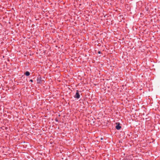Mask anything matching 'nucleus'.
I'll return each mask as SVG.
<instances>
[{
  "label": "nucleus",
  "mask_w": 160,
  "mask_h": 160,
  "mask_svg": "<svg viewBox=\"0 0 160 160\" xmlns=\"http://www.w3.org/2000/svg\"><path fill=\"white\" fill-rule=\"evenodd\" d=\"M74 98H76L77 99H78L80 98V95L79 93V91L78 90H77L76 92V93L75 95L74 96Z\"/></svg>",
  "instance_id": "obj_1"
},
{
  "label": "nucleus",
  "mask_w": 160,
  "mask_h": 160,
  "mask_svg": "<svg viewBox=\"0 0 160 160\" xmlns=\"http://www.w3.org/2000/svg\"><path fill=\"white\" fill-rule=\"evenodd\" d=\"M37 83H40L41 82V78L40 77H38L37 78Z\"/></svg>",
  "instance_id": "obj_2"
},
{
  "label": "nucleus",
  "mask_w": 160,
  "mask_h": 160,
  "mask_svg": "<svg viewBox=\"0 0 160 160\" xmlns=\"http://www.w3.org/2000/svg\"><path fill=\"white\" fill-rule=\"evenodd\" d=\"M115 128L119 130L121 128V127L120 126L119 124H118L116 126Z\"/></svg>",
  "instance_id": "obj_3"
},
{
  "label": "nucleus",
  "mask_w": 160,
  "mask_h": 160,
  "mask_svg": "<svg viewBox=\"0 0 160 160\" xmlns=\"http://www.w3.org/2000/svg\"><path fill=\"white\" fill-rule=\"evenodd\" d=\"M24 74L26 76H28L30 75V73L28 71H26Z\"/></svg>",
  "instance_id": "obj_4"
},
{
  "label": "nucleus",
  "mask_w": 160,
  "mask_h": 160,
  "mask_svg": "<svg viewBox=\"0 0 160 160\" xmlns=\"http://www.w3.org/2000/svg\"><path fill=\"white\" fill-rule=\"evenodd\" d=\"M30 82H33V80L32 79H30Z\"/></svg>",
  "instance_id": "obj_5"
},
{
  "label": "nucleus",
  "mask_w": 160,
  "mask_h": 160,
  "mask_svg": "<svg viewBox=\"0 0 160 160\" xmlns=\"http://www.w3.org/2000/svg\"><path fill=\"white\" fill-rule=\"evenodd\" d=\"M98 53L99 54L101 53V52L100 51H99L98 52Z\"/></svg>",
  "instance_id": "obj_6"
},
{
  "label": "nucleus",
  "mask_w": 160,
  "mask_h": 160,
  "mask_svg": "<svg viewBox=\"0 0 160 160\" xmlns=\"http://www.w3.org/2000/svg\"><path fill=\"white\" fill-rule=\"evenodd\" d=\"M101 140H102V138H101Z\"/></svg>",
  "instance_id": "obj_7"
}]
</instances>
